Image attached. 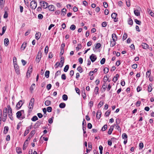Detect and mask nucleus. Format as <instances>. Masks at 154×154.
Segmentation results:
<instances>
[{"label":"nucleus","instance_id":"1","mask_svg":"<svg viewBox=\"0 0 154 154\" xmlns=\"http://www.w3.org/2000/svg\"><path fill=\"white\" fill-rule=\"evenodd\" d=\"M34 100H35L34 98H32L31 99L28 107L29 108V111H32L33 109L34 103Z\"/></svg>","mask_w":154,"mask_h":154},{"label":"nucleus","instance_id":"2","mask_svg":"<svg viewBox=\"0 0 154 154\" xmlns=\"http://www.w3.org/2000/svg\"><path fill=\"white\" fill-rule=\"evenodd\" d=\"M42 53L41 51H39L38 52L35 59V61L37 63H38L40 62L42 57Z\"/></svg>","mask_w":154,"mask_h":154},{"label":"nucleus","instance_id":"3","mask_svg":"<svg viewBox=\"0 0 154 154\" xmlns=\"http://www.w3.org/2000/svg\"><path fill=\"white\" fill-rule=\"evenodd\" d=\"M37 6V2L35 0L32 1L30 2V7L32 9H35Z\"/></svg>","mask_w":154,"mask_h":154},{"label":"nucleus","instance_id":"4","mask_svg":"<svg viewBox=\"0 0 154 154\" xmlns=\"http://www.w3.org/2000/svg\"><path fill=\"white\" fill-rule=\"evenodd\" d=\"M40 5L44 9L46 8L48 5V4L44 1H41L40 2Z\"/></svg>","mask_w":154,"mask_h":154},{"label":"nucleus","instance_id":"5","mask_svg":"<svg viewBox=\"0 0 154 154\" xmlns=\"http://www.w3.org/2000/svg\"><path fill=\"white\" fill-rule=\"evenodd\" d=\"M117 14L115 13H113L111 14V17L114 19V21L115 22H117L118 21V18H116Z\"/></svg>","mask_w":154,"mask_h":154},{"label":"nucleus","instance_id":"6","mask_svg":"<svg viewBox=\"0 0 154 154\" xmlns=\"http://www.w3.org/2000/svg\"><path fill=\"white\" fill-rule=\"evenodd\" d=\"M90 58L92 62H94L97 59V57L96 55L92 54L90 57Z\"/></svg>","mask_w":154,"mask_h":154},{"label":"nucleus","instance_id":"7","mask_svg":"<svg viewBox=\"0 0 154 154\" xmlns=\"http://www.w3.org/2000/svg\"><path fill=\"white\" fill-rule=\"evenodd\" d=\"M23 104L22 103V100H20L16 105V109H20L22 106Z\"/></svg>","mask_w":154,"mask_h":154},{"label":"nucleus","instance_id":"8","mask_svg":"<svg viewBox=\"0 0 154 154\" xmlns=\"http://www.w3.org/2000/svg\"><path fill=\"white\" fill-rule=\"evenodd\" d=\"M43 121L39 120L38 121L35 125V128H37L41 124H42Z\"/></svg>","mask_w":154,"mask_h":154},{"label":"nucleus","instance_id":"9","mask_svg":"<svg viewBox=\"0 0 154 154\" xmlns=\"http://www.w3.org/2000/svg\"><path fill=\"white\" fill-rule=\"evenodd\" d=\"M48 9L50 11H54L55 9V7L52 5H48L47 7Z\"/></svg>","mask_w":154,"mask_h":154},{"label":"nucleus","instance_id":"10","mask_svg":"<svg viewBox=\"0 0 154 154\" xmlns=\"http://www.w3.org/2000/svg\"><path fill=\"white\" fill-rule=\"evenodd\" d=\"M14 68L16 73L19 74L20 73V70L18 65L17 64H14Z\"/></svg>","mask_w":154,"mask_h":154},{"label":"nucleus","instance_id":"11","mask_svg":"<svg viewBox=\"0 0 154 154\" xmlns=\"http://www.w3.org/2000/svg\"><path fill=\"white\" fill-rule=\"evenodd\" d=\"M7 117V113L3 112V117L2 121L3 122H5Z\"/></svg>","mask_w":154,"mask_h":154},{"label":"nucleus","instance_id":"12","mask_svg":"<svg viewBox=\"0 0 154 154\" xmlns=\"http://www.w3.org/2000/svg\"><path fill=\"white\" fill-rule=\"evenodd\" d=\"M101 113L100 110H98L96 113V117L97 119H99L100 118Z\"/></svg>","mask_w":154,"mask_h":154},{"label":"nucleus","instance_id":"13","mask_svg":"<svg viewBox=\"0 0 154 154\" xmlns=\"http://www.w3.org/2000/svg\"><path fill=\"white\" fill-rule=\"evenodd\" d=\"M41 34L39 32H38L36 33L35 35V38L36 39L38 40L40 37Z\"/></svg>","mask_w":154,"mask_h":154},{"label":"nucleus","instance_id":"14","mask_svg":"<svg viewBox=\"0 0 154 154\" xmlns=\"http://www.w3.org/2000/svg\"><path fill=\"white\" fill-rule=\"evenodd\" d=\"M4 43L5 45L7 46L9 44V40L8 38H5L4 40Z\"/></svg>","mask_w":154,"mask_h":154},{"label":"nucleus","instance_id":"15","mask_svg":"<svg viewBox=\"0 0 154 154\" xmlns=\"http://www.w3.org/2000/svg\"><path fill=\"white\" fill-rule=\"evenodd\" d=\"M82 96L83 98L84 99H85L86 97V94H85V89L84 88L83 90H82Z\"/></svg>","mask_w":154,"mask_h":154},{"label":"nucleus","instance_id":"16","mask_svg":"<svg viewBox=\"0 0 154 154\" xmlns=\"http://www.w3.org/2000/svg\"><path fill=\"white\" fill-rule=\"evenodd\" d=\"M134 13L135 15L137 16H140V13L139 11L137 9L134 10Z\"/></svg>","mask_w":154,"mask_h":154},{"label":"nucleus","instance_id":"17","mask_svg":"<svg viewBox=\"0 0 154 154\" xmlns=\"http://www.w3.org/2000/svg\"><path fill=\"white\" fill-rule=\"evenodd\" d=\"M119 75L117 74L116 75V76L114 77V78L113 79V81L115 83L116 81L118 80V78L119 77Z\"/></svg>","mask_w":154,"mask_h":154},{"label":"nucleus","instance_id":"18","mask_svg":"<svg viewBox=\"0 0 154 154\" xmlns=\"http://www.w3.org/2000/svg\"><path fill=\"white\" fill-rule=\"evenodd\" d=\"M27 45L26 42L23 43L21 47V49L22 50H23L26 48Z\"/></svg>","mask_w":154,"mask_h":154},{"label":"nucleus","instance_id":"19","mask_svg":"<svg viewBox=\"0 0 154 154\" xmlns=\"http://www.w3.org/2000/svg\"><path fill=\"white\" fill-rule=\"evenodd\" d=\"M141 46L142 48L144 49L147 48L148 47V45L144 43H143L141 44Z\"/></svg>","mask_w":154,"mask_h":154},{"label":"nucleus","instance_id":"20","mask_svg":"<svg viewBox=\"0 0 154 154\" xmlns=\"http://www.w3.org/2000/svg\"><path fill=\"white\" fill-rule=\"evenodd\" d=\"M112 40L114 41H116L117 39V36L115 34L113 33L112 35Z\"/></svg>","mask_w":154,"mask_h":154},{"label":"nucleus","instance_id":"21","mask_svg":"<svg viewBox=\"0 0 154 154\" xmlns=\"http://www.w3.org/2000/svg\"><path fill=\"white\" fill-rule=\"evenodd\" d=\"M152 84H150L149 85L148 88V91L149 92H151L152 89Z\"/></svg>","mask_w":154,"mask_h":154},{"label":"nucleus","instance_id":"22","mask_svg":"<svg viewBox=\"0 0 154 154\" xmlns=\"http://www.w3.org/2000/svg\"><path fill=\"white\" fill-rule=\"evenodd\" d=\"M113 130V127L112 126H111L108 132V134H112Z\"/></svg>","mask_w":154,"mask_h":154},{"label":"nucleus","instance_id":"23","mask_svg":"<svg viewBox=\"0 0 154 154\" xmlns=\"http://www.w3.org/2000/svg\"><path fill=\"white\" fill-rule=\"evenodd\" d=\"M116 41H114V40H111L110 41V46L113 47L116 44Z\"/></svg>","mask_w":154,"mask_h":154},{"label":"nucleus","instance_id":"24","mask_svg":"<svg viewBox=\"0 0 154 154\" xmlns=\"http://www.w3.org/2000/svg\"><path fill=\"white\" fill-rule=\"evenodd\" d=\"M128 24L130 25H132L133 24V21L131 18L128 19Z\"/></svg>","mask_w":154,"mask_h":154},{"label":"nucleus","instance_id":"25","mask_svg":"<svg viewBox=\"0 0 154 154\" xmlns=\"http://www.w3.org/2000/svg\"><path fill=\"white\" fill-rule=\"evenodd\" d=\"M122 137L123 139L125 140L128 139L127 135L125 133H123L122 135Z\"/></svg>","mask_w":154,"mask_h":154},{"label":"nucleus","instance_id":"26","mask_svg":"<svg viewBox=\"0 0 154 154\" xmlns=\"http://www.w3.org/2000/svg\"><path fill=\"white\" fill-rule=\"evenodd\" d=\"M66 106V104L64 103H61L59 105V107L61 108H63Z\"/></svg>","mask_w":154,"mask_h":154},{"label":"nucleus","instance_id":"27","mask_svg":"<svg viewBox=\"0 0 154 154\" xmlns=\"http://www.w3.org/2000/svg\"><path fill=\"white\" fill-rule=\"evenodd\" d=\"M32 67L29 66V67L27 72L28 74H29V76H30V73H31L32 72Z\"/></svg>","mask_w":154,"mask_h":154},{"label":"nucleus","instance_id":"28","mask_svg":"<svg viewBox=\"0 0 154 154\" xmlns=\"http://www.w3.org/2000/svg\"><path fill=\"white\" fill-rule=\"evenodd\" d=\"M22 114L20 112V111H19L17 112L16 113L17 117V118L19 119L22 116Z\"/></svg>","mask_w":154,"mask_h":154},{"label":"nucleus","instance_id":"29","mask_svg":"<svg viewBox=\"0 0 154 154\" xmlns=\"http://www.w3.org/2000/svg\"><path fill=\"white\" fill-rule=\"evenodd\" d=\"M82 48V46L81 44H79L78 45V46L76 48V49L77 51L79 50Z\"/></svg>","mask_w":154,"mask_h":154},{"label":"nucleus","instance_id":"30","mask_svg":"<svg viewBox=\"0 0 154 154\" xmlns=\"http://www.w3.org/2000/svg\"><path fill=\"white\" fill-rule=\"evenodd\" d=\"M38 119V118L36 116H33L31 119V120L33 122L35 121L36 120H37Z\"/></svg>","mask_w":154,"mask_h":154},{"label":"nucleus","instance_id":"31","mask_svg":"<svg viewBox=\"0 0 154 154\" xmlns=\"http://www.w3.org/2000/svg\"><path fill=\"white\" fill-rule=\"evenodd\" d=\"M97 71V69L96 68L95 69L94 71H91L89 73V75L92 76L93 75V73L96 72Z\"/></svg>","mask_w":154,"mask_h":154},{"label":"nucleus","instance_id":"32","mask_svg":"<svg viewBox=\"0 0 154 154\" xmlns=\"http://www.w3.org/2000/svg\"><path fill=\"white\" fill-rule=\"evenodd\" d=\"M7 107L8 108V113L12 112V109L10 106L9 105H8L7 106Z\"/></svg>","mask_w":154,"mask_h":154},{"label":"nucleus","instance_id":"33","mask_svg":"<svg viewBox=\"0 0 154 154\" xmlns=\"http://www.w3.org/2000/svg\"><path fill=\"white\" fill-rule=\"evenodd\" d=\"M50 73V71L48 70H47L46 71L45 75L47 78H48L49 77V74Z\"/></svg>","mask_w":154,"mask_h":154},{"label":"nucleus","instance_id":"34","mask_svg":"<svg viewBox=\"0 0 154 154\" xmlns=\"http://www.w3.org/2000/svg\"><path fill=\"white\" fill-rule=\"evenodd\" d=\"M16 150L17 152L19 154L21 153H22V151L21 150V148L19 147H17L16 148Z\"/></svg>","mask_w":154,"mask_h":154},{"label":"nucleus","instance_id":"35","mask_svg":"<svg viewBox=\"0 0 154 154\" xmlns=\"http://www.w3.org/2000/svg\"><path fill=\"white\" fill-rule=\"evenodd\" d=\"M8 116L9 118L12 120H13V118L12 116V112L8 113Z\"/></svg>","mask_w":154,"mask_h":154},{"label":"nucleus","instance_id":"36","mask_svg":"<svg viewBox=\"0 0 154 154\" xmlns=\"http://www.w3.org/2000/svg\"><path fill=\"white\" fill-rule=\"evenodd\" d=\"M68 96L66 94H63L62 96L63 99L64 100H66L68 99Z\"/></svg>","mask_w":154,"mask_h":154},{"label":"nucleus","instance_id":"37","mask_svg":"<svg viewBox=\"0 0 154 154\" xmlns=\"http://www.w3.org/2000/svg\"><path fill=\"white\" fill-rule=\"evenodd\" d=\"M8 130V128L7 126H5L4 127V133L5 134H6Z\"/></svg>","mask_w":154,"mask_h":154},{"label":"nucleus","instance_id":"38","mask_svg":"<svg viewBox=\"0 0 154 154\" xmlns=\"http://www.w3.org/2000/svg\"><path fill=\"white\" fill-rule=\"evenodd\" d=\"M69 68V66L68 65H66L64 69V71L65 72H67Z\"/></svg>","mask_w":154,"mask_h":154},{"label":"nucleus","instance_id":"39","mask_svg":"<svg viewBox=\"0 0 154 154\" xmlns=\"http://www.w3.org/2000/svg\"><path fill=\"white\" fill-rule=\"evenodd\" d=\"M45 104L47 106H49L51 104V102L50 100H46L45 102Z\"/></svg>","mask_w":154,"mask_h":154},{"label":"nucleus","instance_id":"40","mask_svg":"<svg viewBox=\"0 0 154 154\" xmlns=\"http://www.w3.org/2000/svg\"><path fill=\"white\" fill-rule=\"evenodd\" d=\"M75 28L76 26L75 25L73 24L71 25L70 27V29L72 30H74L75 29Z\"/></svg>","mask_w":154,"mask_h":154},{"label":"nucleus","instance_id":"41","mask_svg":"<svg viewBox=\"0 0 154 154\" xmlns=\"http://www.w3.org/2000/svg\"><path fill=\"white\" fill-rule=\"evenodd\" d=\"M134 22L137 24L139 25H140L141 23V22L140 21L138 20L137 19H135L134 20Z\"/></svg>","mask_w":154,"mask_h":154},{"label":"nucleus","instance_id":"42","mask_svg":"<svg viewBox=\"0 0 154 154\" xmlns=\"http://www.w3.org/2000/svg\"><path fill=\"white\" fill-rule=\"evenodd\" d=\"M35 130H33L30 132L29 134V135L31 136V137H32L35 134Z\"/></svg>","mask_w":154,"mask_h":154},{"label":"nucleus","instance_id":"43","mask_svg":"<svg viewBox=\"0 0 154 154\" xmlns=\"http://www.w3.org/2000/svg\"><path fill=\"white\" fill-rule=\"evenodd\" d=\"M111 112V111L109 110H107L105 113V116H108Z\"/></svg>","mask_w":154,"mask_h":154},{"label":"nucleus","instance_id":"44","mask_svg":"<svg viewBox=\"0 0 154 154\" xmlns=\"http://www.w3.org/2000/svg\"><path fill=\"white\" fill-rule=\"evenodd\" d=\"M107 128V125H104L102 128L101 130L103 131H105Z\"/></svg>","mask_w":154,"mask_h":154},{"label":"nucleus","instance_id":"45","mask_svg":"<svg viewBox=\"0 0 154 154\" xmlns=\"http://www.w3.org/2000/svg\"><path fill=\"white\" fill-rule=\"evenodd\" d=\"M99 88L98 87H96L94 90V91L95 92L96 94H97L98 93Z\"/></svg>","mask_w":154,"mask_h":154},{"label":"nucleus","instance_id":"46","mask_svg":"<svg viewBox=\"0 0 154 154\" xmlns=\"http://www.w3.org/2000/svg\"><path fill=\"white\" fill-rule=\"evenodd\" d=\"M61 73V72L60 71L58 70L57 71L55 74V78L57 76L60 75Z\"/></svg>","mask_w":154,"mask_h":154},{"label":"nucleus","instance_id":"47","mask_svg":"<svg viewBox=\"0 0 154 154\" xmlns=\"http://www.w3.org/2000/svg\"><path fill=\"white\" fill-rule=\"evenodd\" d=\"M66 8H63L61 11V12L63 13V15H64L66 14Z\"/></svg>","mask_w":154,"mask_h":154},{"label":"nucleus","instance_id":"48","mask_svg":"<svg viewBox=\"0 0 154 154\" xmlns=\"http://www.w3.org/2000/svg\"><path fill=\"white\" fill-rule=\"evenodd\" d=\"M77 70L80 73H82V69L81 66H79L77 68Z\"/></svg>","mask_w":154,"mask_h":154},{"label":"nucleus","instance_id":"49","mask_svg":"<svg viewBox=\"0 0 154 154\" xmlns=\"http://www.w3.org/2000/svg\"><path fill=\"white\" fill-rule=\"evenodd\" d=\"M101 44L100 43H98L96 44L95 48L96 49H98L101 47Z\"/></svg>","mask_w":154,"mask_h":154},{"label":"nucleus","instance_id":"50","mask_svg":"<svg viewBox=\"0 0 154 154\" xmlns=\"http://www.w3.org/2000/svg\"><path fill=\"white\" fill-rule=\"evenodd\" d=\"M126 2L127 6L128 7H129L130 6V0H126Z\"/></svg>","mask_w":154,"mask_h":154},{"label":"nucleus","instance_id":"51","mask_svg":"<svg viewBox=\"0 0 154 154\" xmlns=\"http://www.w3.org/2000/svg\"><path fill=\"white\" fill-rule=\"evenodd\" d=\"M109 71V69L107 67L105 68L103 70L104 73L105 74H106V73H107Z\"/></svg>","mask_w":154,"mask_h":154},{"label":"nucleus","instance_id":"52","mask_svg":"<svg viewBox=\"0 0 154 154\" xmlns=\"http://www.w3.org/2000/svg\"><path fill=\"white\" fill-rule=\"evenodd\" d=\"M51 86H51V84H49L47 85L46 88L49 91L51 89Z\"/></svg>","mask_w":154,"mask_h":154},{"label":"nucleus","instance_id":"53","mask_svg":"<svg viewBox=\"0 0 154 154\" xmlns=\"http://www.w3.org/2000/svg\"><path fill=\"white\" fill-rule=\"evenodd\" d=\"M48 51V46H46L45 48V54H47Z\"/></svg>","mask_w":154,"mask_h":154},{"label":"nucleus","instance_id":"54","mask_svg":"<svg viewBox=\"0 0 154 154\" xmlns=\"http://www.w3.org/2000/svg\"><path fill=\"white\" fill-rule=\"evenodd\" d=\"M52 107L51 106H49L47 107V110L48 112H50L52 111Z\"/></svg>","mask_w":154,"mask_h":154},{"label":"nucleus","instance_id":"55","mask_svg":"<svg viewBox=\"0 0 154 154\" xmlns=\"http://www.w3.org/2000/svg\"><path fill=\"white\" fill-rule=\"evenodd\" d=\"M139 149H142L143 147V143H140L139 144Z\"/></svg>","mask_w":154,"mask_h":154},{"label":"nucleus","instance_id":"56","mask_svg":"<svg viewBox=\"0 0 154 154\" xmlns=\"http://www.w3.org/2000/svg\"><path fill=\"white\" fill-rule=\"evenodd\" d=\"M105 58H102L101 60H100V63L101 64H104L105 62Z\"/></svg>","mask_w":154,"mask_h":154},{"label":"nucleus","instance_id":"57","mask_svg":"<svg viewBox=\"0 0 154 154\" xmlns=\"http://www.w3.org/2000/svg\"><path fill=\"white\" fill-rule=\"evenodd\" d=\"M151 74V71H148L146 72V77H147L148 76V77L149 78Z\"/></svg>","mask_w":154,"mask_h":154},{"label":"nucleus","instance_id":"58","mask_svg":"<svg viewBox=\"0 0 154 154\" xmlns=\"http://www.w3.org/2000/svg\"><path fill=\"white\" fill-rule=\"evenodd\" d=\"M127 37V35L126 33H125L123 36L122 39L123 40H125Z\"/></svg>","mask_w":154,"mask_h":154},{"label":"nucleus","instance_id":"59","mask_svg":"<svg viewBox=\"0 0 154 154\" xmlns=\"http://www.w3.org/2000/svg\"><path fill=\"white\" fill-rule=\"evenodd\" d=\"M35 87V84L34 83H33L32 84L31 87H30V90L31 91H33V90L34 88Z\"/></svg>","mask_w":154,"mask_h":154},{"label":"nucleus","instance_id":"60","mask_svg":"<svg viewBox=\"0 0 154 154\" xmlns=\"http://www.w3.org/2000/svg\"><path fill=\"white\" fill-rule=\"evenodd\" d=\"M8 14L6 11H5L4 15V18H6L8 17Z\"/></svg>","mask_w":154,"mask_h":154},{"label":"nucleus","instance_id":"61","mask_svg":"<svg viewBox=\"0 0 154 154\" xmlns=\"http://www.w3.org/2000/svg\"><path fill=\"white\" fill-rule=\"evenodd\" d=\"M31 32V30L30 29H28V30L27 31L25 32V36H27L28 35L30 32Z\"/></svg>","mask_w":154,"mask_h":154},{"label":"nucleus","instance_id":"62","mask_svg":"<svg viewBox=\"0 0 154 154\" xmlns=\"http://www.w3.org/2000/svg\"><path fill=\"white\" fill-rule=\"evenodd\" d=\"M75 90L76 91V92L79 95L80 94V90L77 88H75Z\"/></svg>","mask_w":154,"mask_h":154},{"label":"nucleus","instance_id":"63","mask_svg":"<svg viewBox=\"0 0 154 154\" xmlns=\"http://www.w3.org/2000/svg\"><path fill=\"white\" fill-rule=\"evenodd\" d=\"M61 77L62 79L63 80H65L66 78V75L65 74H62Z\"/></svg>","mask_w":154,"mask_h":154},{"label":"nucleus","instance_id":"64","mask_svg":"<svg viewBox=\"0 0 154 154\" xmlns=\"http://www.w3.org/2000/svg\"><path fill=\"white\" fill-rule=\"evenodd\" d=\"M107 25V23L106 22H103L102 23V26L103 27H105Z\"/></svg>","mask_w":154,"mask_h":154}]
</instances>
